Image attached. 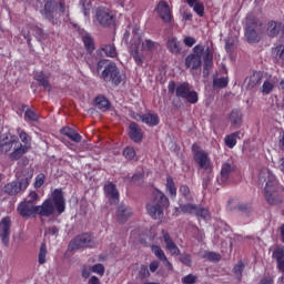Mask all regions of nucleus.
Returning a JSON list of instances; mask_svg holds the SVG:
<instances>
[{
    "instance_id": "nucleus-14",
    "label": "nucleus",
    "mask_w": 284,
    "mask_h": 284,
    "mask_svg": "<svg viewBox=\"0 0 284 284\" xmlns=\"http://www.w3.org/2000/svg\"><path fill=\"white\" fill-rule=\"evenodd\" d=\"M104 194L109 200L110 205H119V189H116V184L114 182H108L104 187Z\"/></svg>"
},
{
    "instance_id": "nucleus-60",
    "label": "nucleus",
    "mask_w": 284,
    "mask_h": 284,
    "mask_svg": "<svg viewBox=\"0 0 284 284\" xmlns=\"http://www.w3.org/2000/svg\"><path fill=\"white\" fill-rule=\"evenodd\" d=\"M161 263L159 261H152L149 265V270L150 272H152V274H154V272H156V270H159Z\"/></svg>"
},
{
    "instance_id": "nucleus-7",
    "label": "nucleus",
    "mask_w": 284,
    "mask_h": 284,
    "mask_svg": "<svg viewBox=\"0 0 284 284\" xmlns=\"http://www.w3.org/2000/svg\"><path fill=\"white\" fill-rule=\"evenodd\" d=\"M16 132L21 141L19 145L13 149V151L9 154L10 161H19L23 156V154H28L30 148H32V136L26 132V130L18 128Z\"/></svg>"
},
{
    "instance_id": "nucleus-33",
    "label": "nucleus",
    "mask_w": 284,
    "mask_h": 284,
    "mask_svg": "<svg viewBox=\"0 0 284 284\" xmlns=\"http://www.w3.org/2000/svg\"><path fill=\"white\" fill-rule=\"evenodd\" d=\"M95 104H97V108L102 112H108V110H110V100H108L103 95H99L95 98Z\"/></svg>"
},
{
    "instance_id": "nucleus-22",
    "label": "nucleus",
    "mask_w": 284,
    "mask_h": 284,
    "mask_svg": "<svg viewBox=\"0 0 284 284\" xmlns=\"http://www.w3.org/2000/svg\"><path fill=\"white\" fill-rule=\"evenodd\" d=\"M98 52L100 54H104L105 57H109L110 59H116V57H119V52L116 51V47L114 45V43L101 44Z\"/></svg>"
},
{
    "instance_id": "nucleus-13",
    "label": "nucleus",
    "mask_w": 284,
    "mask_h": 284,
    "mask_svg": "<svg viewBox=\"0 0 284 284\" xmlns=\"http://www.w3.org/2000/svg\"><path fill=\"white\" fill-rule=\"evenodd\" d=\"M195 163L201 168V170L211 171L212 170V160L207 152L205 151H195L193 154Z\"/></svg>"
},
{
    "instance_id": "nucleus-26",
    "label": "nucleus",
    "mask_w": 284,
    "mask_h": 284,
    "mask_svg": "<svg viewBox=\"0 0 284 284\" xmlns=\"http://www.w3.org/2000/svg\"><path fill=\"white\" fill-rule=\"evenodd\" d=\"M140 119L142 123H145L150 128H154L161 123V120L159 119V114L156 113H144L140 115Z\"/></svg>"
},
{
    "instance_id": "nucleus-36",
    "label": "nucleus",
    "mask_w": 284,
    "mask_h": 284,
    "mask_svg": "<svg viewBox=\"0 0 284 284\" xmlns=\"http://www.w3.org/2000/svg\"><path fill=\"white\" fill-rule=\"evenodd\" d=\"M194 215L197 216V219H203V221H207V219H210V210L196 204Z\"/></svg>"
},
{
    "instance_id": "nucleus-29",
    "label": "nucleus",
    "mask_w": 284,
    "mask_h": 284,
    "mask_svg": "<svg viewBox=\"0 0 284 284\" xmlns=\"http://www.w3.org/2000/svg\"><path fill=\"white\" fill-rule=\"evenodd\" d=\"M203 61V70L204 72H209L210 69L214 65V53H212V50H210V48L205 49Z\"/></svg>"
},
{
    "instance_id": "nucleus-50",
    "label": "nucleus",
    "mask_w": 284,
    "mask_h": 284,
    "mask_svg": "<svg viewBox=\"0 0 284 284\" xmlns=\"http://www.w3.org/2000/svg\"><path fill=\"white\" fill-rule=\"evenodd\" d=\"M193 10L199 17H205V6L203 3L196 2L193 6Z\"/></svg>"
},
{
    "instance_id": "nucleus-56",
    "label": "nucleus",
    "mask_w": 284,
    "mask_h": 284,
    "mask_svg": "<svg viewBox=\"0 0 284 284\" xmlns=\"http://www.w3.org/2000/svg\"><path fill=\"white\" fill-rule=\"evenodd\" d=\"M197 277L194 274H187L186 276L182 277L183 284H194L196 283Z\"/></svg>"
},
{
    "instance_id": "nucleus-57",
    "label": "nucleus",
    "mask_w": 284,
    "mask_h": 284,
    "mask_svg": "<svg viewBox=\"0 0 284 284\" xmlns=\"http://www.w3.org/2000/svg\"><path fill=\"white\" fill-rule=\"evenodd\" d=\"M206 258L209 261H213L214 263H219V261H221V254L214 253V252H209V253H206Z\"/></svg>"
},
{
    "instance_id": "nucleus-28",
    "label": "nucleus",
    "mask_w": 284,
    "mask_h": 284,
    "mask_svg": "<svg viewBox=\"0 0 284 284\" xmlns=\"http://www.w3.org/2000/svg\"><path fill=\"white\" fill-rule=\"evenodd\" d=\"M239 139H241V131H235L231 134L225 135L224 143L226 148H229L230 150H234V148H236Z\"/></svg>"
},
{
    "instance_id": "nucleus-63",
    "label": "nucleus",
    "mask_w": 284,
    "mask_h": 284,
    "mask_svg": "<svg viewBox=\"0 0 284 284\" xmlns=\"http://www.w3.org/2000/svg\"><path fill=\"white\" fill-rule=\"evenodd\" d=\"M260 284H274V277L265 276L260 281Z\"/></svg>"
},
{
    "instance_id": "nucleus-51",
    "label": "nucleus",
    "mask_w": 284,
    "mask_h": 284,
    "mask_svg": "<svg viewBox=\"0 0 284 284\" xmlns=\"http://www.w3.org/2000/svg\"><path fill=\"white\" fill-rule=\"evenodd\" d=\"M91 272L93 274H99V276H103V274H105V266H103V264H94L91 266Z\"/></svg>"
},
{
    "instance_id": "nucleus-20",
    "label": "nucleus",
    "mask_w": 284,
    "mask_h": 284,
    "mask_svg": "<svg viewBox=\"0 0 284 284\" xmlns=\"http://www.w3.org/2000/svg\"><path fill=\"white\" fill-rule=\"evenodd\" d=\"M281 28H283V22H276L274 20H271L266 24V34L271 39H274L276 37L281 36Z\"/></svg>"
},
{
    "instance_id": "nucleus-55",
    "label": "nucleus",
    "mask_w": 284,
    "mask_h": 284,
    "mask_svg": "<svg viewBox=\"0 0 284 284\" xmlns=\"http://www.w3.org/2000/svg\"><path fill=\"white\" fill-rule=\"evenodd\" d=\"M193 52L192 54H194L195 57H200V59H202L203 53H205V47H203V44H197L193 48Z\"/></svg>"
},
{
    "instance_id": "nucleus-21",
    "label": "nucleus",
    "mask_w": 284,
    "mask_h": 284,
    "mask_svg": "<svg viewBox=\"0 0 284 284\" xmlns=\"http://www.w3.org/2000/svg\"><path fill=\"white\" fill-rule=\"evenodd\" d=\"M184 63H185V68H187L189 70H199V68L203 65V60L201 57L190 53L185 58Z\"/></svg>"
},
{
    "instance_id": "nucleus-42",
    "label": "nucleus",
    "mask_w": 284,
    "mask_h": 284,
    "mask_svg": "<svg viewBox=\"0 0 284 284\" xmlns=\"http://www.w3.org/2000/svg\"><path fill=\"white\" fill-rule=\"evenodd\" d=\"M141 43V38L138 40V44L135 47V50L131 53L132 58L134 59L136 65H143V54L139 52V44Z\"/></svg>"
},
{
    "instance_id": "nucleus-32",
    "label": "nucleus",
    "mask_w": 284,
    "mask_h": 284,
    "mask_svg": "<svg viewBox=\"0 0 284 284\" xmlns=\"http://www.w3.org/2000/svg\"><path fill=\"white\" fill-rule=\"evenodd\" d=\"M82 41L84 43V48H85L87 52H89V54H92L95 50L94 38H92V36H90L89 33H85L82 37Z\"/></svg>"
},
{
    "instance_id": "nucleus-61",
    "label": "nucleus",
    "mask_w": 284,
    "mask_h": 284,
    "mask_svg": "<svg viewBox=\"0 0 284 284\" xmlns=\"http://www.w3.org/2000/svg\"><path fill=\"white\" fill-rule=\"evenodd\" d=\"M194 43H196V39H194L193 37H186L184 38V44L187 48H192V45H194Z\"/></svg>"
},
{
    "instance_id": "nucleus-62",
    "label": "nucleus",
    "mask_w": 284,
    "mask_h": 284,
    "mask_svg": "<svg viewBox=\"0 0 284 284\" xmlns=\"http://www.w3.org/2000/svg\"><path fill=\"white\" fill-rule=\"evenodd\" d=\"M90 274H92V266H90V267L84 266L82 268V277L83 278H90Z\"/></svg>"
},
{
    "instance_id": "nucleus-64",
    "label": "nucleus",
    "mask_w": 284,
    "mask_h": 284,
    "mask_svg": "<svg viewBox=\"0 0 284 284\" xmlns=\"http://www.w3.org/2000/svg\"><path fill=\"white\" fill-rule=\"evenodd\" d=\"M89 284H101V280H99L97 277V275H92L89 281H88Z\"/></svg>"
},
{
    "instance_id": "nucleus-48",
    "label": "nucleus",
    "mask_w": 284,
    "mask_h": 284,
    "mask_svg": "<svg viewBox=\"0 0 284 284\" xmlns=\"http://www.w3.org/2000/svg\"><path fill=\"white\" fill-rule=\"evenodd\" d=\"M230 80L227 78H217L213 80V87L215 88H227Z\"/></svg>"
},
{
    "instance_id": "nucleus-41",
    "label": "nucleus",
    "mask_w": 284,
    "mask_h": 284,
    "mask_svg": "<svg viewBox=\"0 0 284 284\" xmlns=\"http://www.w3.org/2000/svg\"><path fill=\"white\" fill-rule=\"evenodd\" d=\"M243 270H245V264L243 263V261H239L237 264L233 267V273L237 281H242Z\"/></svg>"
},
{
    "instance_id": "nucleus-52",
    "label": "nucleus",
    "mask_w": 284,
    "mask_h": 284,
    "mask_svg": "<svg viewBox=\"0 0 284 284\" xmlns=\"http://www.w3.org/2000/svg\"><path fill=\"white\" fill-rule=\"evenodd\" d=\"M274 90V84L270 81H264L262 85V92L263 94H271V92Z\"/></svg>"
},
{
    "instance_id": "nucleus-5",
    "label": "nucleus",
    "mask_w": 284,
    "mask_h": 284,
    "mask_svg": "<svg viewBox=\"0 0 284 284\" xmlns=\"http://www.w3.org/2000/svg\"><path fill=\"white\" fill-rule=\"evenodd\" d=\"M244 37L247 43H260L263 39V21L252 12L245 17Z\"/></svg>"
},
{
    "instance_id": "nucleus-17",
    "label": "nucleus",
    "mask_w": 284,
    "mask_h": 284,
    "mask_svg": "<svg viewBox=\"0 0 284 284\" xmlns=\"http://www.w3.org/2000/svg\"><path fill=\"white\" fill-rule=\"evenodd\" d=\"M129 136L133 143H141L143 141V130H141L136 122L129 124Z\"/></svg>"
},
{
    "instance_id": "nucleus-39",
    "label": "nucleus",
    "mask_w": 284,
    "mask_h": 284,
    "mask_svg": "<svg viewBox=\"0 0 284 284\" xmlns=\"http://www.w3.org/2000/svg\"><path fill=\"white\" fill-rule=\"evenodd\" d=\"M156 48H159V43L150 39H146L142 42V50L145 52H152L153 50H156Z\"/></svg>"
},
{
    "instance_id": "nucleus-24",
    "label": "nucleus",
    "mask_w": 284,
    "mask_h": 284,
    "mask_svg": "<svg viewBox=\"0 0 284 284\" xmlns=\"http://www.w3.org/2000/svg\"><path fill=\"white\" fill-rule=\"evenodd\" d=\"M230 122L235 130H239L243 124V112L241 109H233L229 115Z\"/></svg>"
},
{
    "instance_id": "nucleus-44",
    "label": "nucleus",
    "mask_w": 284,
    "mask_h": 284,
    "mask_svg": "<svg viewBox=\"0 0 284 284\" xmlns=\"http://www.w3.org/2000/svg\"><path fill=\"white\" fill-rule=\"evenodd\" d=\"M272 258H274L276 263L284 261V246L275 247L272 253Z\"/></svg>"
},
{
    "instance_id": "nucleus-27",
    "label": "nucleus",
    "mask_w": 284,
    "mask_h": 284,
    "mask_svg": "<svg viewBox=\"0 0 284 284\" xmlns=\"http://www.w3.org/2000/svg\"><path fill=\"white\" fill-rule=\"evenodd\" d=\"M166 48L171 54H181V50H183L181 41L174 37L168 40Z\"/></svg>"
},
{
    "instance_id": "nucleus-54",
    "label": "nucleus",
    "mask_w": 284,
    "mask_h": 284,
    "mask_svg": "<svg viewBox=\"0 0 284 284\" xmlns=\"http://www.w3.org/2000/svg\"><path fill=\"white\" fill-rule=\"evenodd\" d=\"M43 183H45V174L40 173L36 176L34 187H43Z\"/></svg>"
},
{
    "instance_id": "nucleus-3",
    "label": "nucleus",
    "mask_w": 284,
    "mask_h": 284,
    "mask_svg": "<svg viewBox=\"0 0 284 284\" xmlns=\"http://www.w3.org/2000/svg\"><path fill=\"white\" fill-rule=\"evenodd\" d=\"M170 207V199L161 190L155 189L152 200L146 204V212L154 221L163 219V210Z\"/></svg>"
},
{
    "instance_id": "nucleus-46",
    "label": "nucleus",
    "mask_w": 284,
    "mask_h": 284,
    "mask_svg": "<svg viewBox=\"0 0 284 284\" xmlns=\"http://www.w3.org/2000/svg\"><path fill=\"white\" fill-rule=\"evenodd\" d=\"M180 211L182 212V214H194V212L196 211V204H181Z\"/></svg>"
},
{
    "instance_id": "nucleus-43",
    "label": "nucleus",
    "mask_w": 284,
    "mask_h": 284,
    "mask_svg": "<svg viewBox=\"0 0 284 284\" xmlns=\"http://www.w3.org/2000/svg\"><path fill=\"white\" fill-rule=\"evenodd\" d=\"M22 110H26L24 111L26 119H29V121H33V122L39 121V114H37V112L28 109V105H22Z\"/></svg>"
},
{
    "instance_id": "nucleus-53",
    "label": "nucleus",
    "mask_w": 284,
    "mask_h": 284,
    "mask_svg": "<svg viewBox=\"0 0 284 284\" xmlns=\"http://www.w3.org/2000/svg\"><path fill=\"white\" fill-rule=\"evenodd\" d=\"M27 203H31V205H37V201H39V194L36 191H31L29 193V197L24 200Z\"/></svg>"
},
{
    "instance_id": "nucleus-15",
    "label": "nucleus",
    "mask_w": 284,
    "mask_h": 284,
    "mask_svg": "<svg viewBox=\"0 0 284 284\" xmlns=\"http://www.w3.org/2000/svg\"><path fill=\"white\" fill-rule=\"evenodd\" d=\"M95 17L103 28H110L114 23V16L110 14V10L105 8H98Z\"/></svg>"
},
{
    "instance_id": "nucleus-35",
    "label": "nucleus",
    "mask_w": 284,
    "mask_h": 284,
    "mask_svg": "<svg viewBox=\"0 0 284 284\" xmlns=\"http://www.w3.org/2000/svg\"><path fill=\"white\" fill-rule=\"evenodd\" d=\"M122 154L128 161H135V162L139 161L136 151L132 146L124 148V150L122 151Z\"/></svg>"
},
{
    "instance_id": "nucleus-31",
    "label": "nucleus",
    "mask_w": 284,
    "mask_h": 284,
    "mask_svg": "<svg viewBox=\"0 0 284 284\" xmlns=\"http://www.w3.org/2000/svg\"><path fill=\"white\" fill-rule=\"evenodd\" d=\"M165 190L169 192L171 199H176V184L174 183V179L170 175L166 176Z\"/></svg>"
},
{
    "instance_id": "nucleus-59",
    "label": "nucleus",
    "mask_w": 284,
    "mask_h": 284,
    "mask_svg": "<svg viewBox=\"0 0 284 284\" xmlns=\"http://www.w3.org/2000/svg\"><path fill=\"white\" fill-rule=\"evenodd\" d=\"M143 181V174L139 173V174H134L131 178V183H133L134 185H141V182Z\"/></svg>"
},
{
    "instance_id": "nucleus-4",
    "label": "nucleus",
    "mask_w": 284,
    "mask_h": 284,
    "mask_svg": "<svg viewBox=\"0 0 284 284\" xmlns=\"http://www.w3.org/2000/svg\"><path fill=\"white\" fill-rule=\"evenodd\" d=\"M97 72H101V79L105 83H112V85H121L123 75L121 70L116 67V63L110 60H100L97 63Z\"/></svg>"
},
{
    "instance_id": "nucleus-23",
    "label": "nucleus",
    "mask_w": 284,
    "mask_h": 284,
    "mask_svg": "<svg viewBox=\"0 0 284 284\" xmlns=\"http://www.w3.org/2000/svg\"><path fill=\"white\" fill-rule=\"evenodd\" d=\"M60 134L67 136L68 139H70V141H73V143H81V141L83 140V136H81L79 132H77V130L70 126H63L60 130Z\"/></svg>"
},
{
    "instance_id": "nucleus-18",
    "label": "nucleus",
    "mask_w": 284,
    "mask_h": 284,
    "mask_svg": "<svg viewBox=\"0 0 284 284\" xmlns=\"http://www.w3.org/2000/svg\"><path fill=\"white\" fill-rule=\"evenodd\" d=\"M236 172V164L225 162L222 164L221 173H220V181L222 183H227L230 176Z\"/></svg>"
},
{
    "instance_id": "nucleus-9",
    "label": "nucleus",
    "mask_w": 284,
    "mask_h": 284,
    "mask_svg": "<svg viewBox=\"0 0 284 284\" xmlns=\"http://www.w3.org/2000/svg\"><path fill=\"white\" fill-rule=\"evenodd\" d=\"M97 245V241L92 237L90 233H82L77 235L69 242L68 251L69 252H77V250H83V247L92 248Z\"/></svg>"
},
{
    "instance_id": "nucleus-8",
    "label": "nucleus",
    "mask_w": 284,
    "mask_h": 284,
    "mask_svg": "<svg viewBox=\"0 0 284 284\" xmlns=\"http://www.w3.org/2000/svg\"><path fill=\"white\" fill-rule=\"evenodd\" d=\"M57 0H33L34 10H39L40 14L47 20L55 26L57 20L54 14H57Z\"/></svg>"
},
{
    "instance_id": "nucleus-49",
    "label": "nucleus",
    "mask_w": 284,
    "mask_h": 284,
    "mask_svg": "<svg viewBox=\"0 0 284 284\" xmlns=\"http://www.w3.org/2000/svg\"><path fill=\"white\" fill-rule=\"evenodd\" d=\"M180 263L186 265V267H192V255L184 253L180 255Z\"/></svg>"
},
{
    "instance_id": "nucleus-10",
    "label": "nucleus",
    "mask_w": 284,
    "mask_h": 284,
    "mask_svg": "<svg viewBox=\"0 0 284 284\" xmlns=\"http://www.w3.org/2000/svg\"><path fill=\"white\" fill-rule=\"evenodd\" d=\"M30 32H33V37L38 39V41H45V32L41 29V27L34 24H28L22 29V37L27 40L28 47L32 48V36Z\"/></svg>"
},
{
    "instance_id": "nucleus-37",
    "label": "nucleus",
    "mask_w": 284,
    "mask_h": 284,
    "mask_svg": "<svg viewBox=\"0 0 284 284\" xmlns=\"http://www.w3.org/2000/svg\"><path fill=\"white\" fill-rule=\"evenodd\" d=\"M48 256V245L45 242L41 243L39 254H38V263L39 265H45V257Z\"/></svg>"
},
{
    "instance_id": "nucleus-38",
    "label": "nucleus",
    "mask_w": 284,
    "mask_h": 284,
    "mask_svg": "<svg viewBox=\"0 0 284 284\" xmlns=\"http://www.w3.org/2000/svg\"><path fill=\"white\" fill-rule=\"evenodd\" d=\"M272 54L275 60L284 63V44H277L275 48H273Z\"/></svg>"
},
{
    "instance_id": "nucleus-58",
    "label": "nucleus",
    "mask_w": 284,
    "mask_h": 284,
    "mask_svg": "<svg viewBox=\"0 0 284 284\" xmlns=\"http://www.w3.org/2000/svg\"><path fill=\"white\" fill-rule=\"evenodd\" d=\"M180 194H182L184 199H187V196H190L191 194L190 186H187L186 184H182L180 186Z\"/></svg>"
},
{
    "instance_id": "nucleus-47",
    "label": "nucleus",
    "mask_w": 284,
    "mask_h": 284,
    "mask_svg": "<svg viewBox=\"0 0 284 284\" xmlns=\"http://www.w3.org/2000/svg\"><path fill=\"white\" fill-rule=\"evenodd\" d=\"M150 270L146 265H141L138 271V278H141V281H145V278H150Z\"/></svg>"
},
{
    "instance_id": "nucleus-19",
    "label": "nucleus",
    "mask_w": 284,
    "mask_h": 284,
    "mask_svg": "<svg viewBox=\"0 0 284 284\" xmlns=\"http://www.w3.org/2000/svg\"><path fill=\"white\" fill-rule=\"evenodd\" d=\"M158 14L164 21V23H170L172 21V11L170 10V4L165 1H160L158 4Z\"/></svg>"
},
{
    "instance_id": "nucleus-25",
    "label": "nucleus",
    "mask_w": 284,
    "mask_h": 284,
    "mask_svg": "<svg viewBox=\"0 0 284 284\" xmlns=\"http://www.w3.org/2000/svg\"><path fill=\"white\" fill-rule=\"evenodd\" d=\"M130 216H132V209L125 205L118 206V212H116L118 223H126Z\"/></svg>"
},
{
    "instance_id": "nucleus-16",
    "label": "nucleus",
    "mask_w": 284,
    "mask_h": 284,
    "mask_svg": "<svg viewBox=\"0 0 284 284\" xmlns=\"http://www.w3.org/2000/svg\"><path fill=\"white\" fill-rule=\"evenodd\" d=\"M162 236L165 243V247L168 252H170L171 256H179V254H181V250L179 248L176 243H174V240H172V236H170V233H168V231L165 230H162Z\"/></svg>"
},
{
    "instance_id": "nucleus-45",
    "label": "nucleus",
    "mask_w": 284,
    "mask_h": 284,
    "mask_svg": "<svg viewBox=\"0 0 284 284\" xmlns=\"http://www.w3.org/2000/svg\"><path fill=\"white\" fill-rule=\"evenodd\" d=\"M237 210L239 212H242V214H245V216H250L254 209L252 207L251 203H240L237 204Z\"/></svg>"
},
{
    "instance_id": "nucleus-12",
    "label": "nucleus",
    "mask_w": 284,
    "mask_h": 284,
    "mask_svg": "<svg viewBox=\"0 0 284 284\" xmlns=\"http://www.w3.org/2000/svg\"><path fill=\"white\" fill-rule=\"evenodd\" d=\"M11 227L12 219L10 216L2 217V220L0 221V239L4 247H10Z\"/></svg>"
},
{
    "instance_id": "nucleus-30",
    "label": "nucleus",
    "mask_w": 284,
    "mask_h": 284,
    "mask_svg": "<svg viewBox=\"0 0 284 284\" xmlns=\"http://www.w3.org/2000/svg\"><path fill=\"white\" fill-rule=\"evenodd\" d=\"M34 80L38 81L39 85L44 88L47 92H52V87L50 85V81L48 80V77H45L43 72L36 74Z\"/></svg>"
},
{
    "instance_id": "nucleus-34",
    "label": "nucleus",
    "mask_w": 284,
    "mask_h": 284,
    "mask_svg": "<svg viewBox=\"0 0 284 284\" xmlns=\"http://www.w3.org/2000/svg\"><path fill=\"white\" fill-rule=\"evenodd\" d=\"M261 79H263L261 77V73H253L247 81L246 88L247 90H254V88H256L258 85V83H261Z\"/></svg>"
},
{
    "instance_id": "nucleus-2",
    "label": "nucleus",
    "mask_w": 284,
    "mask_h": 284,
    "mask_svg": "<svg viewBox=\"0 0 284 284\" xmlns=\"http://www.w3.org/2000/svg\"><path fill=\"white\" fill-rule=\"evenodd\" d=\"M32 176H34V170H32V168L19 169L16 171L17 181H12L4 185L3 190L6 194L17 196L19 192H26L30 185V181H32Z\"/></svg>"
},
{
    "instance_id": "nucleus-11",
    "label": "nucleus",
    "mask_w": 284,
    "mask_h": 284,
    "mask_svg": "<svg viewBox=\"0 0 284 284\" xmlns=\"http://www.w3.org/2000/svg\"><path fill=\"white\" fill-rule=\"evenodd\" d=\"M16 143H19V136L4 133L0 135V154H8L12 152V148H14Z\"/></svg>"
},
{
    "instance_id": "nucleus-40",
    "label": "nucleus",
    "mask_w": 284,
    "mask_h": 284,
    "mask_svg": "<svg viewBox=\"0 0 284 284\" xmlns=\"http://www.w3.org/2000/svg\"><path fill=\"white\" fill-rule=\"evenodd\" d=\"M151 252H152V254H154V256L159 261H165V258H168V255H165V252L162 251L161 246H159V245H152L151 246Z\"/></svg>"
},
{
    "instance_id": "nucleus-1",
    "label": "nucleus",
    "mask_w": 284,
    "mask_h": 284,
    "mask_svg": "<svg viewBox=\"0 0 284 284\" xmlns=\"http://www.w3.org/2000/svg\"><path fill=\"white\" fill-rule=\"evenodd\" d=\"M17 212L22 219H34V216H41L50 219L54 214H63L65 212V197L61 189H54L51 196L42 202L41 205H34L23 200L17 206Z\"/></svg>"
},
{
    "instance_id": "nucleus-6",
    "label": "nucleus",
    "mask_w": 284,
    "mask_h": 284,
    "mask_svg": "<svg viewBox=\"0 0 284 284\" xmlns=\"http://www.w3.org/2000/svg\"><path fill=\"white\" fill-rule=\"evenodd\" d=\"M169 94H174L178 99H183L187 103H199V93L192 90L190 82H181L176 84L174 81H170L168 84Z\"/></svg>"
}]
</instances>
